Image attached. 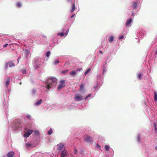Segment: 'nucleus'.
I'll list each match as a JSON object with an SVG mask.
<instances>
[{
  "label": "nucleus",
  "mask_w": 157,
  "mask_h": 157,
  "mask_svg": "<svg viewBox=\"0 0 157 157\" xmlns=\"http://www.w3.org/2000/svg\"><path fill=\"white\" fill-rule=\"evenodd\" d=\"M114 39V37L113 36H111L109 38V40L110 42H113Z\"/></svg>",
  "instance_id": "9b49d317"
},
{
  "label": "nucleus",
  "mask_w": 157,
  "mask_h": 157,
  "mask_svg": "<svg viewBox=\"0 0 157 157\" xmlns=\"http://www.w3.org/2000/svg\"><path fill=\"white\" fill-rule=\"evenodd\" d=\"M64 157V156H61V157Z\"/></svg>",
  "instance_id": "49530a36"
},
{
  "label": "nucleus",
  "mask_w": 157,
  "mask_h": 157,
  "mask_svg": "<svg viewBox=\"0 0 157 157\" xmlns=\"http://www.w3.org/2000/svg\"><path fill=\"white\" fill-rule=\"evenodd\" d=\"M27 117L29 119H30L31 117L29 115L27 116Z\"/></svg>",
  "instance_id": "ea45409f"
},
{
  "label": "nucleus",
  "mask_w": 157,
  "mask_h": 157,
  "mask_svg": "<svg viewBox=\"0 0 157 157\" xmlns=\"http://www.w3.org/2000/svg\"><path fill=\"white\" fill-rule=\"evenodd\" d=\"M155 149H157V146L156 147H155Z\"/></svg>",
  "instance_id": "a18cd8bd"
},
{
  "label": "nucleus",
  "mask_w": 157,
  "mask_h": 157,
  "mask_svg": "<svg viewBox=\"0 0 157 157\" xmlns=\"http://www.w3.org/2000/svg\"><path fill=\"white\" fill-rule=\"evenodd\" d=\"M74 99L76 101H79L82 100V96L80 94H77L75 95Z\"/></svg>",
  "instance_id": "20e7f679"
},
{
  "label": "nucleus",
  "mask_w": 157,
  "mask_h": 157,
  "mask_svg": "<svg viewBox=\"0 0 157 157\" xmlns=\"http://www.w3.org/2000/svg\"><path fill=\"white\" fill-rule=\"evenodd\" d=\"M68 71L67 70H65L62 71V74L65 73H66L67 72H68Z\"/></svg>",
  "instance_id": "7c9ffc66"
},
{
  "label": "nucleus",
  "mask_w": 157,
  "mask_h": 157,
  "mask_svg": "<svg viewBox=\"0 0 157 157\" xmlns=\"http://www.w3.org/2000/svg\"><path fill=\"white\" fill-rule=\"evenodd\" d=\"M8 45V44H5V45H4L3 46V48H6V47Z\"/></svg>",
  "instance_id": "58836bf2"
},
{
  "label": "nucleus",
  "mask_w": 157,
  "mask_h": 157,
  "mask_svg": "<svg viewBox=\"0 0 157 157\" xmlns=\"http://www.w3.org/2000/svg\"><path fill=\"white\" fill-rule=\"evenodd\" d=\"M59 63V60L55 61L54 62V63L55 65H56Z\"/></svg>",
  "instance_id": "c756f323"
},
{
  "label": "nucleus",
  "mask_w": 157,
  "mask_h": 157,
  "mask_svg": "<svg viewBox=\"0 0 157 157\" xmlns=\"http://www.w3.org/2000/svg\"><path fill=\"white\" fill-rule=\"evenodd\" d=\"M39 61V59H36L34 60V64H37V63Z\"/></svg>",
  "instance_id": "2f4dec72"
},
{
  "label": "nucleus",
  "mask_w": 157,
  "mask_h": 157,
  "mask_svg": "<svg viewBox=\"0 0 157 157\" xmlns=\"http://www.w3.org/2000/svg\"><path fill=\"white\" fill-rule=\"evenodd\" d=\"M10 82V79L8 78L6 80V82L5 84H6V86H8L9 85Z\"/></svg>",
  "instance_id": "6ab92c4d"
},
{
  "label": "nucleus",
  "mask_w": 157,
  "mask_h": 157,
  "mask_svg": "<svg viewBox=\"0 0 157 157\" xmlns=\"http://www.w3.org/2000/svg\"><path fill=\"white\" fill-rule=\"evenodd\" d=\"M74 16H75V15H74V14L72 15L71 16V18H72L73 17H74Z\"/></svg>",
  "instance_id": "a19ab883"
},
{
  "label": "nucleus",
  "mask_w": 157,
  "mask_h": 157,
  "mask_svg": "<svg viewBox=\"0 0 157 157\" xmlns=\"http://www.w3.org/2000/svg\"><path fill=\"white\" fill-rule=\"evenodd\" d=\"M58 35H60L61 36H63L64 35V33L63 32L60 33H58Z\"/></svg>",
  "instance_id": "a878e982"
},
{
  "label": "nucleus",
  "mask_w": 157,
  "mask_h": 157,
  "mask_svg": "<svg viewBox=\"0 0 157 157\" xmlns=\"http://www.w3.org/2000/svg\"><path fill=\"white\" fill-rule=\"evenodd\" d=\"M91 96V94H89L85 98V100H86V99H87L88 98L90 97Z\"/></svg>",
  "instance_id": "473e14b6"
},
{
  "label": "nucleus",
  "mask_w": 157,
  "mask_h": 157,
  "mask_svg": "<svg viewBox=\"0 0 157 157\" xmlns=\"http://www.w3.org/2000/svg\"><path fill=\"white\" fill-rule=\"evenodd\" d=\"M3 157H5V156H3Z\"/></svg>",
  "instance_id": "de8ad7c7"
},
{
  "label": "nucleus",
  "mask_w": 157,
  "mask_h": 157,
  "mask_svg": "<svg viewBox=\"0 0 157 157\" xmlns=\"http://www.w3.org/2000/svg\"><path fill=\"white\" fill-rule=\"evenodd\" d=\"M137 140L138 142H140L141 141V135H138L137 136Z\"/></svg>",
  "instance_id": "f3484780"
},
{
  "label": "nucleus",
  "mask_w": 157,
  "mask_h": 157,
  "mask_svg": "<svg viewBox=\"0 0 157 157\" xmlns=\"http://www.w3.org/2000/svg\"><path fill=\"white\" fill-rule=\"evenodd\" d=\"M42 99H40L38 101L35 103V104L37 105H39L42 102Z\"/></svg>",
  "instance_id": "ddd939ff"
},
{
  "label": "nucleus",
  "mask_w": 157,
  "mask_h": 157,
  "mask_svg": "<svg viewBox=\"0 0 157 157\" xmlns=\"http://www.w3.org/2000/svg\"><path fill=\"white\" fill-rule=\"evenodd\" d=\"M14 155V153L13 151H11L8 153L7 155V156L8 157H13Z\"/></svg>",
  "instance_id": "6e6552de"
},
{
  "label": "nucleus",
  "mask_w": 157,
  "mask_h": 157,
  "mask_svg": "<svg viewBox=\"0 0 157 157\" xmlns=\"http://www.w3.org/2000/svg\"><path fill=\"white\" fill-rule=\"evenodd\" d=\"M105 149L106 151H108L109 149V147L107 145L105 146Z\"/></svg>",
  "instance_id": "bb28decb"
},
{
  "label": "nucleus",
  "mask_w": 157,
  "mask_h": 157,
  "mask_svg": "<svg viewBox=\"0 0 157 157\" xmlns=\"http://www.w3.org/2000/svg\"><path fill=\"white\" fill-rule=\"evenodd\" d=\"M64 144L62 143H60L58 144L57 145L58 146V149L59 151H60L63 149V147H64Z\"/></svg>",
  "instance_id": "423d86ee"
},
{
  "label": "nucleus",
  "mask_w": 157,
  "mask_h": 157,
  "mask_svg": "<svg viewBox=\"0 0 157 157\" xmlns=\"http://www.w3.org/2000/svg\"><path fill=\"white\" fill-rule=\"evenodd\" d=\"M74 151H75V152H74L75 154H77V151L75 148L74 149Z\"/></svg>",
  "instance_id": "f704fd0d"
},
{
  "label": "nucleus",
  "mask_w": 157,
  "mask_h": 157,
  "mask_svg": "<svg viewBox=\"0 0 157 157\" xmlns=\"http://www.w3.org/2000/svg\"><path fill=\"white\" fill-rule=\"evenodd\" d=\"M25 146L28 149L29 147H34L35 146H33V145L29 143H27L25 144Z\"/></svg>",
  "instance_id": "9d476101"
},
{
  "label": "nucleus",
  "mask_w": 157,
  "mask_h": 157,
  "mask_svg": "<svg viewBox=\"0 0 157 157\" xmlns=\"http://www.w3.org/2000/svg\"><path fill=\"white\" fill-rule=\"evenodd\" d=\"M143 75V74H140L138 75V78L140 80H141L142 78V76Z\"/></svg>",
  "instance_id": "393cba45"
},
{
  "label": "nucleus",
  "mask_w": 157,
  "mask_h": 157,
  "mask_svg": "<svg viewBox=\"0 0 157 157\" xmlns=\"http://www.w3.org/2000/svg\"><path fill=\"white\" fill-rule=\"evenodd\" d=\"M57 79L55 78H48L46 82V88L50 90L51 88H53L56 85L57 82Z\"/></svg>",
  "instance_id": "f257e3e1"
},
{
  "label": "nucleus",
  "mask_w": 157,
  "mask_h": 157,
  "mask_svg": "<svg viewBox=\"0 0 157 157\" xmlns=\"http://www.w3.org/2000/svg\"><path fill=\"white\" fill-rule=\"evenodd\" d=\"M8 64H9V66L10 67H13L14 66V64L13 62H9Z\"/></svg>",
  "instance_id": "dca6fc26"
},
{
  "label": "nucleus",
  "mask_w": 157,
  "mask_h": 157,
  "mask_svg": "<svg viewBox=\"0 0 157 157\" xmlns=\"http://www.w3.org/2000/svg\"><path fill=\"white\" fill-rule=\"evenodd\" d=\"M50 54H51V52H50L49 51H48L47 52L46 54V56L47 57H49L50 55Z\"/></svg>",
  "instance_id": "b1692460"
},
{
  "label": "nucleus",
  "mask_w": 157,
  "mask_h": 157,
  "mask_svg": "<svg viewBox=\"0 0 157 157\" xmlns=\"http://www.w3.org/2000/svg\"><path fill=\"white\" fill-rule=\"evenodd\" d=\"M84 139L85 141L90 143L92 141L93 138L90 136L86 135L84 137Z\"/></svg>",
  "instance_id": "7ed1b4c3"
},
{
  "label": "nucleus",
  "mask_w": 157,
  "mask_h": 157,
  "mask_svg": "<svg viewBox=\"0 0 157 157\" xmlns=\"http://www.w3.org/2000/svg\"><path fill=\"white\" fill-rule=\"evenodd\" d=\"M75 3H73L72 6V8L71 9V12H72L74 11V10L75 9Z\"/></svg>",
  "instance_id": "aec40b11"
},
{
  "label": "nucleus",
  "mask_w": 157,
  "mask_h": 157,
  "mask_svg": "<svg viewBox=\"0 0 157 157\" xmlns=\"http://www.w3.org/2000/svg\"><path fill=\"white\" fill-rule=\"evenodd\" d=\"M154 100L155 101H157V93L156 92H154Z\"/></svg>",
  "instance_id": "412c9836"
},
{
  "label": "nucleus",
  "mask_w": 157,
  "mask_h": 157,
  "mask_svg": "<svg viewBox=\"0 0 157 157\" xmlns=\"http://www.w3.org/2000/svg\"><path fill=\"white\" fill-rule=\"evenodd\" d=\"M52 133V129L51 128L50 129V130L48 132V134L49 135H51Z\"/></svg>",
  "instance_id": "c85d7f7f"
},
{
  "label": "nucleus",
  "mask_w": 157,
  "mask_h": 157,
  "mask_svg": "<svg viewBox=\"0 0 157 157\" xmlns=\"http://www.w3.org/2000/svg\"><path fill=\"white\" fill-rule=\"evenodd\" d=\"M154 126L155 127V132L156 133H157V128H156V124L155 123H154L153 124Z\"/></svg>",
  "instance_id": "4be33fe9"
},
{
  "label": "nucleus",
  "mask_w": 157,
  "mask_h": 157,
  "mask_svg": "<svg viewBox=\"0 0 157 157\" xmlns=\"http://www.w3.org/2000/svg\"><path fill=\"white\" fill-rule=\"evenodd\" d=\"M132 21V18H130L129 19L126 21V27H128L129 25L131 23Z\"/></svg>",
  "instance_id": "0eeeda50"
},
{
  "label": "nucleus",
  "mask_w": 157,
  "mask_h": 157,
  "mask_svg": "<svg viewBox=\"0 0 157 157\" xmlns=\"http://www.w3.org/2000/svg\"><path fill=\"white\" fill-rule=\"evenodd\" d=\"M33 130H30L28 131L24 135V136L25 137H28L29 135L33 132Z\"/></svg>",
  "instance_id": "39448f33"
},
{
  "label": "nucleus",
  "mask_w": 157,
  "mask_h": 157,
  "mask_svg": "<svg viewBox=\"0 0 157 157\" xmlns=\"http://www.w3.org/2000/svg\"><path fill=\"white\" fill-rule=\"evenodd\" d=\"M134 13H132V16H133V15H134Z\"/></svg>",
  "instance_id": "37998d69"
},
{
  "label": "nucleus",
  "mask_w": 157,
  "mask_h": 157,
  "mask_svg": "<svg viewBox=\"0 0 157 157\" xmlns=\"http://www.w3.org/2000/svg\"><path fill=\"white\" fill-rule=\"evenodd\" d=\"M91 69L90 68H89L84 73V75H86L89 73L90 71H91Z\"/></svg>",
  "instance_id": "a211bd4d"
},
{
  "label": "nucleus",
  "mask_w": 157,
  "mask_h": 157,
  "mask_svg": "<svg viewBox=\"0 0 157 157\" xmlns=\"http://www.w3.org/2000/svg\"><path fill=\"white\" fill-rule=\"evenodd\" d=\"M65 82V80H62L60 81L59 84L57 88V89L58 90H61L63 87L65 86V85L64 84Z\"/></svg>",
  "instance_id": "f03ea898"
},
{
  "label": "nucleus",
  "mask_w": 157,
  "mask_h": 157,
  "mask_svg": "<svg viewBox=\"0 0 157 157\" xmlns=\"http://www.w3.org/2000/svg\"><path fill=\"white\" fill-rule=\"evenodd\" d=\"M69 29H68L67 31V32H66V34H65V36H67L68 32H69Z\"/></svg>",
  "instance_id": "e433bc0d"
},
{
  "label": "nucleus",
  "mask_w": 157,
  "mask_h": 157,
  "mask_svg": "<svg viewBox=\"0 0 157 157\" xmlns=\"http://www.w3.org/2000/svg\"><path fill=\"white\" fill-rule=\"evenodd\" d=\"M25 71H24V72H23V73L24 74H26V73H25Z\"/></svg>",
  "instance_id": "c03bdc74"
},
{
  "label": "nucleus",
  "mask_w": 157,
  "mask_h": 157,
  "mask_svg": "<svg viewBox=\"0 0 157 157\" xmlns=\"http://www.w3.org/2000/svg\"><path fill=\"white\" fill-rule=\"evenodd\" d=\"M124 38V36L123 35H122L119 36V39H123Z\"/></svg>",
  "instance_id": "72a5a7b5"
},
{
  "label": "nucleus",
  "mask_w": 157,
  "mask_h": 157,
  "mask_svg": "<svg viewBox=\"0 0 157 157\" xmlns=\"http://www.w3.org/2000/svg\"><path fill=\"white\" fill-rule=\"evenodd\" d=\"M21 4L20 2H17V7L18 8H20L21 7Z\"/></svg>",
  "instance_id": "5701e85b"
},
{
  "label": "nucleus",
  "mask_w": 157,
  "mask_h": 157,
  "mask_svg": "<svg viewBox=\"0 0 157 157\" xmlns=\"http://www.w3.org/2000/svg\"><path fill=\"white\" fill-rule=\"evenodd\" d=\"M67 154L68 152L67 151L64 149L63 151H61V155H62V156H63L64 157V156L67 155Z\"/></svg>",
  "instance_id": "1a4fd4ad"
},
{
  "label": "nucleus",
  "mask_w": 157,
  "mask_h": 157,
  "mask_svg": "<svg viewBox=\"0 0 157 157\" xmlns=\"http://www.w3.org/2000/svg\"><path fill=\"white\" fill-rule=\"evenodd\" d=\"M80 90H83L84 87V86H83V85L82 84L80 85Z\"/></svg>",
  "instance_id": "cd10ccee"
},
{
  "label": "nucleus",
  "mask_w": 157,
  "mask_h": 157,
  "mask_svg": "<svg viewBox=\"0 0 157 157\" xmlns=\"http://www.w3.org/2000/svg\"><path fill=\"white\" fill-rule=\"evenodd\" d=\"M40 64H34V67L35 68V69H38L40 67Z\"/></svg>",
  "instance_id": "4468645a"
},
{
  "label": "nucleus",
  "mask_w": 157,
  "mask_h": 157,
  "mask_svg": "<svg viewBox=\"0 0 157 157\" xmlns=\"http://www.w3.org/2000/svg\"><path fill=\"white\" fill-rule=\"evenodd\" d=\"M77 71H73L70 72V75H75Z\"/></svg>",
  "instance_id": "f8f14e48"
},
{
  "label": "nucleus",
  "mask_w": 157,
  "mask_h": 157,
  "mask_svg": "<svg viewBox=\"0 0 157 157\" xmlns=\"http://www.w3.org/2000/svg\"><path fill=\"white\" fill-rule=\"evenodd\" d=\"M34 132H35L36 134H38L39 132L37 131H34Z\"/></svg>",
  "instance_id": "4c0bfd02"
},
{
  "label": "nucleus",
  "mask_w": 157,
  "mask_h": 157,
  "mask_svg": "<svg viewBox=\"0 0 157 157\" xmlns=\"http://www.w3.org/2000/svg\"><path fill=\"white\" fill-rule=\"evenodd\" d=\"M82 70V68H80L78 69H77L76 70V71L77 72H78V71H81V70Z\"/></svg>",
  "instance_id": "c9c22d12"
},
{
  "label": "nucleus",
  "mask_w": 157,
  "mask_h": 157,
  "mask_svg": "<svg viewBox=\"0 0 157 157\" xmlns=\"http://www.w3.org/2000/svg\"><path fill=\"white\" fill-rule=\"evenodd\" d=\"M131 3H132V6L134 7L133 9H136L137 6V3L136 2H131Z\"/></svg>",
  "instance_id": "2eb2a0df"
},
{
  "label": "nucleus",
  "mask_w": 157,
  "mask_h": 157,
  "mask_svg": "<svg viewBox=\"0 0 157 157\" xmlns=\"http://www.w3.org/2000/svg\"><path fill=\"white\" fill-rule=\"evenodd\" d=\"M99 53H102V52L101 51H99Z\"/></svg>",
  "instance_id": "79ce46f5"
}]
</instances>
